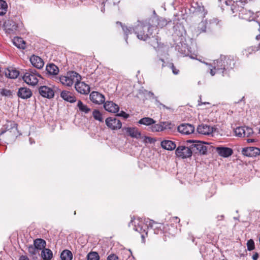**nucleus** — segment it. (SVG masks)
Segmentation results:
<instances>
[{"label": "nucleus", "instance_id": "obj_1", "mask_svg": "<svg viewBox=\"0 0 260 260\" xmlns=\"http://www.w3.org/2000/svg\"><path fill=\"white\" fill-rule=\"evenodd\" d=\"M150 27L149 22L148 24H145L143 22H138V24L134 27L133 30L139 39L146 41L150 38L154 32L152 28H151Z\"/></svg>", "mask_w": 260, "mask_h": 260}, {"label": "nucleus", "instance_id": "obj_2", "mask_svg": "<svg viewBox=\"0 0 260 260\" xmlns=\"http://www.w3.org/2000/svg\"><path fill=\"white\" fill-rule=\"evenodd\" d=\"M81 76L77 72L70 71L67 73L66 75L61 76L59 78L60 83L66 86H72L74 82L80 81Z\"/></svg>", "mask_w": 260, "mask_h": 260}, {"label": "nucleus", "instance_id": "obj_3", "mask_svg": "<svg viewBox=\"0 0 260 260\" xmlns=\"http://www.w3.org/2000/svg\"><path fill=\"white\" fill-rule=\"evenodd\" d=\"M231 60L226 56H221L220 59H217L214 61L213 69L210 70V74L212 76L215 74L216 72H219L222 70H225V68H228L229 64H231Z\"/></svg>", "mask_w": 260, "mask_h": 260}, {"label": "nucleus", "instance_id": "obj_4", "mask_svg": "<svg viewBox=\"0 0 260 260\" xmlns=\"http://www.w3.org/2000/svg\"><path fill=\"white\" fill-rule=\"evenodd\" d=\"M41 78L36 71L29 70L23 76V81L28 85L31 86L36 85L39 82V78Z\"/></svg>", "mask_w": 260, "mask_h": 260}, {"label": "nucleus", "instance_id": "obj_5", "mask_svg": "<svg viewBox=\"0 0 260 260\" xmlns=\"http://www.w3.org/2000/svg\"><path fill=\"white\" fill-rule=\"evenodd\" d=\"M151 27L153 31L157 33L158 28H162L168 24L167 20L164 18L153 17L149 20V21Z\"/></svg>", "mask_w": 260, "mask_h": 260}, {"label": "nucleus", "instance_id": "obj_6", "mask_svg": "<svg viewBox=\"0 0 260 260\" xmlns=\"http://www.w3.org/2000/svg\"><path fill=\"white\" fill-rule=\"evenodd\" d=\"M175 153L179 157L186 158L190 157L192 155V152L190 146L188 147L181 145L177 148Z\"/></svg>", "mask_w": 260, "mask_h": 260}, {"label": "nucleus", "instance_id": "obj_7", "mask_svg": "<svg viewBox=\"0 0 260 260\" xmlns=\"http://www.w3.org/2000/svg\"><path fill=\"white\" fill-rule=\"evenodd\" d=\"M188 142H191L190 140ZM190 147L192 153L204 154L207 151L206 146L201 141H192Z\"/></svg>", "mask_w": 260, "mask_h": 260}, {"label": "nucleus", "instance_id": "obj_8", "mask_svg": "<svg viewBox=\"0 0 260 260\" xmlns=\"http://www.w3.org/2000/svg\"><path fill=\"white\" fill-rule=\"evenodd\" d=\"M105 122L107 126L112 130L120 129L122 126L120 120L115 117H108Z\"/></svg>", "mask_w": 260, "mask_h": 260}, {"label": "nucleus", "instance_id": "obj_9", "mask_svg": "<svg viewBox=\"0 0 260 260\" xmlns=\"http://www.w3.org/2000/svg\"><path fill=\"white\" fill-rule=\"evenodd\" d=\"M122 131L124 132L127 136L137 139L141 138V132L138 130V128L135 127H124Z\"/></svg>", "mask_w": 260, "mask_h": 260}, {"label": "nucleus", "instance_id": "obj_10", "mask_svg": "<svg viewBox=\"0 0 260 260\" xmlns=\"http://www.w3.org/2000/svg\"><path fill=\"white\" fill-rule=\"evenodd\" d=\"M178 131L182 135H188L194 131L193 125L188 123H182L178 126Z\"/></svg>", "mask_w": 260, "mask_h": 260}, {"label": "nucleus", "instance_id": "obj_11", "mask_svg": "<svg viewBox=\"0 0 260 260\" xmlns=\"http://www.w3.org/2000/svg\"><path fill=\"white\" fill-rule=\"evenodd\" d=\"M39 92L41 96L49 99L53 98L54 95V92L52 88L47 86H40Z\"/></svg>", "mask_w": 260, "mask_h": 260}, {"label": "nucleus", "instance_id": "obj_12", "mask_svg": "<svg viewBox=\"0 0 260 260\" xmlns=\"http://www.w3.org/2000/svg\"><path fill=\"white\" fill-rule=\"evenodd\" d=\"M76 90L81 94H87L90 92L89 86L83 82L76 81L75 85Z\"/></svg>", "mask_w": 260, "mask_h": 260}, {"label": "nucleus", "instance_id": "obj_13", "mask_svg": "<svg viewBox=\"0 0 260 260\" xmlns=\"http://www.w3.org/2000/svg\"><path fill=\"white\" fill-rule=\"evenodd\" d=\"M242 153L246 156L254 157L260 154V149L254 147L244 148L242 149Z\"/></svg>", "mask_w": 260, "mask_h": 260}, {"label": "nucleus", "instance_id": "obj_14", "mask_svg": "<svg viewBox=\"0 0 260 260\" xmlns=\"http://www.w3.org/2000/svg\"><path fill=\"white\" fill-rule=\"evenodd\" d=\"M90 100L96 104H101L104 102L105 98L101 93L96 91H93L90 94Z\"/></svg>", "mask_w": 260, "mask_h": 260}, {"label": "nucleus", "instance_id": "obj_15", "mask_svg": "<svg viewBox=\"0 0 260 260\" xmlns=\"http://www.w3.org/2000/svg\"><path fill=\"white\" fill-rule=\"evenodd\" d=\"M198 132L204 135H210L213 132V128L208 125L202 124L197 127Z\"/></svg>", "mask_w": 260, "mask_h": 260}, {"label": "nucleus", "instance_id": "obj_16", "mask_svg": "<svg viewBox=\"0 0 260 260\" xmlns=\"http://www.w3.org/2000/svg\"><path fill=\"white\" fill-rule=\"evenodd\" d=\"M105 109L111 113H116L119 111L118 105L111 101H107L104 105Z\"/></svg>", "mask_w": 260, "mask_h": 260}, {"label": "nucleus", "instance_id": "obj_17", "mask_svg": "<svg viewBox=\"0 0 260 260\" xmlns=\"http://www.w3.org/2000/svg\"><path fill=\"white\" fill-rule=\"evenodd\" d=\"M17 95L22 99H27L31 96L32 92L28 88L21 87L18 90Z\"/></svg>", "mask_w": 260, "mask_h": 260}, {"label": "nucleus", "instance_id": "obj_18", "mask_svg": "<svg viewBox=\"0 0 260 260\" xmlns=\"http://www.w3.org/2000/svg\"><path fill=\"white\" fill-rule=\"evenodd\" d=\"M30 61L32 65L37 69H42L44 66V63L43 59L38 56H31L30 58Z\"/></svg>", "mask_w": 260, "mask_h": 260}, {"label": "nucleus", "instance_id": "obj_19", "mask_svg": "<svg viewBox=\"0 0 260 260\" xmlns=\"http://www.w3.org/2000/svg\"><path fill=\"white\" fill-rule=\"evenodd\" d=\"M5 29L8 33H11L17 29L18 26L16 23L12 20H8L4 24Z\"/></svg>", "mask_w": 260, "mask_h": 260}, {"label": "nucleus", "instance_id": "obj_20", "mask_svg": "<svg viewBox=\"0 0 260 260\" xmlns=\"http://www.w3.org/2000/svg\"><path fill=\"white\" fill-rule=\"evenodd\" d=\"M4 73L7 77L11 79H15L17 78L19 75L18 71L12 68L5 69Z\"/></svg>", "mask_w": 260, "mask_h": 260}, {"label": "nucleus", "instance_id": "obj_21", "mask_svg": "<svg viewBox=\"0 0 260 260\" xmlns=\"http://www.w3.org/2000/svg\"><path fill=\"white\" fill-rule=\"evenodd\" d=\"M216 150L220 156L224 157H229L233 153L232 149L228 147H217Z\"/></svg>", "mask_w": 260, "mask_h": 260}, {"label": "nucleus", "instance_id": "obj_22", "mask_svg": "<svg viewBox=\"0 0 260 260\" xmlns=\"http://www.w3.org/2000/svg\"><path fill=\"white\" fill-rule=\"evenodd\" d=\"M60 96L65 101L70 103L76 101V98L70 91L64 90L61 92Z\"/></svg>", "mask_w": 260, "mask_h": 260}, {"label": "nucleus", "instance_id": "obj_23", "mask_svg": "<svg viewBox=\"0 0 260 260\" xmlns=\"http://www.w3.org/2000/svg\"><path fill=\"white\" fill-rule=\"evenodd\" d=\"M161 146L165 149L173 150L176 148V145L172 141L165 140L161 142Z\"/></svg>", "mask_w": 260, "mask_h": 260}, {"label": "nucleus", "instance_id": "obj_24", "mask_svg": "<svg viewBox=\"0 0 260 260\" xmlns=\"http://www.w3.org/2000/svg\"><path fill=\"white\" fill-rule=\"evenodd\" d=\"M164 125H165L164 127L161 124H155L153 125L151 127L152 132H161L164 131V129H166L167 128L171 129V123L170 122H164Z\"/></svg>", "mask_w": 260, "mask_h": 260}, {"label": "nucleus", "instance_id": "obj_25", "mask_svg": "<svg viewBox=\"0 0 260 260\" xmlns=\"http://www.w3.org/2000/svg\"><path fill=\"white\" fill-rule=\"evenodd\" d=\"M13 44L19 49H24L25 48V42L20 37H15L13 39Z\"/></svg>", "mask_w": 260, "mask_h": 260}, {"label": "nucleus", "instance_id": "obj_26", "mask_svg": "<svg viewBox=\"0 0 260 260\" xmlns=\"http://www.w3.org/2000/svg\"><path fill=\"white\" fill-rule=\"evenodd\" d=\"M46 70L50 75H57L59 72L58 68L54 64H50L46 66Z\"/></svg>", "mask_w": 260, "mask_h": 260}, {"label": "nucleus", "instance_id": "obj_27", "mask_svg": "<svg viewBox=\"0 0 260 260\" xmlns=\"http://www.w3.org/2000/svg\"><path fill=\"white\" fill-rule=\"evenodd\" d=\"M258 49L259 47L250 46L243 51V54L248 57L250 54L255 53Z\"/></svg>", "mask_w": 260, "mask_h": 260}, {"label": "nucleus", "instance_id": "obj_28", "mask_svg": "<svg viewBox=\"0 0 260 260\" xmlns=\"http://www.w3.org/2000/svg\"><path fill=\"white\" fill-rule=\"evenodd\" d=\"M41 256L43 260L51 259L53 256L52 251L48 248H44L41 252Z\"/></svg>", "mask_w": 260, "mask_h": 260}, {"label": "nucleus", "instance_id": "obj_29", "mask_svg": "<svg viewBox=\"0 0 260 260\" xmlns=\"http://www.w3.org/2000/svg\"><path fill=\"white\" fill-rule=\"evenodd\" d=\"M116 24L120 25L122 27L124 34L126 36V37L125 38V41L127 43V36L129 34H132L133 31H134V28L127 27L126 26L122 25V23L119 21H117L116 22Z\"/></svg>", "mask_w": 260, "mask_h": 260}, {"label": "nucleus", "instance_id": "obj_30", "mask_svg": "<svg viewBox=\"0 0 260 260\" xmlns=\"http://www.w3.org/2000/svg\"><path fill=\"white\" fill-rule=\"evenodd\" d=\"M34 246L37 250L44 249L46 246V241L42 239H37L34 240Z\"/></svg>", "mask_w": 260, "mask_h": 260}, {"label": "nucleus", "instance_id": "obj_31", "mask_svg": "<svg viewBox=\"0 0 260 260\" xmlns=\"http://www.w3.org/2000/svg\"><path fill=\"white\" fill-rule=\"evenodd\" d=\"M17 124L13 121H8L6 124L4 125L6 130L2 128L0 131V134L3 135L6 131H8L11 128L17 127Z\"/></svg>", "mask_w": 260, "mask_h": 260}, {"label": "nucleus", "instance_id": "obj_32", "mask_svg": "<svg viewBox=\"0 0 260 260\" xmlns=\"http://www.w3.org/2000/svg\"><path fill=\"white\" fill-rule=\"evenodd\" d=\"M155 121L152 118L150 117H144L141 119L139 121L138 123L140 124H143L145 125L149 126L152 124L155 123Z\"/></svg>", "mask_w": 260, "mask_h": 260}, {"label": "nucleus", "instance_id": "obj_33", "mask_svg": "<svg viewBox=\"0 0 260 260\" xmlns=\"http://www.w3.org/2000/svg\"><path fill=\"white\" fill-rule=\"evenodd\" d=\"M207 25V21H202L198 25V26L196 30L197 35L206 31Z\"/></svg>", "mask_w": 260, "mask_h": 260}, {"label": "nucleus", "instance_id": "obj_34", "mask_svg": "<svg viewBox=\"0 0 260 260\" xmlns=\"http://www.w3.org/2000/svg\"><path fill=\"white\" fill-rule=\"evenodd\" d=\"M72 252L68 250H63L60 255L61 260H72Z\"/></svg>", "mask_w": 260, "mask_h": 260}, {"label": "nucleus", "instance_id": "obj_35", "mask_svg": "<svg viewBox=\"0 0 260 260\" xmlns=\"http://www.w3.org/2000/svg\"><path fill=\"white\" fill-rule=\"evenodd\" d=\"M134 230L135 231H137L141 234V237L143 239H144L145 238V235L147 234L145 230L143 229V228L140 225H139V223H138L137 225H136V224L135 225Z\"/></svg>", "mask_w": 260, "mask_h": 260}, {"label": "nucleus", "instance_id": "obj_36", "mask_svg": "<svg viewBox=\"0 0 260 260\" xmlns=\"http://www.w3.org/2000/svg\"><path fill=\"white\" fill-rule=\"evenodd\" d=\"M77 106L81 111L85 113H88L90 111V109L86 105L83 104L81 101H78Z\"/></svg>", "mask_w": 260, "mask_h": 260}, {"label": "nucleus", "instance_id": "obj_37", "mask_svg": "<svg viewBox=\"0 0 260 260\" xmlns=\"http://www.w3.org/2000/svg\"><path fill=\"white\" fill-rule=\"evenodd\" d=\"M153 39L151 40L150 42V43L152 46H153L154 48H157L161 46V43L160 42V39L158 37V36H156L155 37H153Z\"/></svg>", "mask_w": 260, "mask_h": 260}, {"label": "nucleus", "instance_id": "obj_38", "mask_svg": "<svg viewBox=\"0 0 260 260\" xmlns=\"http://www.w3.org/2000/svg\"><path fill=\"white\" fill-rule=\"evenodd\" d=\"M7 10V4L3 0H0V15L6 14Z\"/></svg>", "mask_w": 260, "mask_h": 260}, {"label": "nucleus", "instance_id": "obj_39", "mask_svg": "<svg viewBox=\"0 0 260 260\" xmlns=\"http://www.w3.org/2000/svg\"><path fill=\"white\" fill-rule=\"evenodd\" d=\"M243 137H248L253 133V129L251 128L246 126H243Z\"/></svg>", "mask_w": 260, "mask_h": 260}, {"label": "nucleus", "instance_id": "obj_40", "mask_svg": "<svg viewBox=\"0 0 260 260\" xmlns=\"http://www.w3.org/2000/svg\"><path fill=\"white\" fill-rule=\"evenodd\" d=\"M92 115L95 120H99L100 121H103L102 114L99 110H94L92 112Z\"/></svg>", "mask_w": 260, "mask_h": 260}, {"label": "nucleus", "instance_id": "obj_41", "mask_svg": "<svg viewBox=\"0 0 260 260\" xmlns=\"http://www.w3.org/2000/svg\"><path fill=\"white\" fill-rule=\"evenodd\" d=\"M99 255L96 252H91L87 255L88 260H99Z\"/></svg>", "mask_w": 260, "mask_h": 260}, {"label": "nucleus", "instance_id": "obj_42", "mask_svg": "<svg viewBox=\"0 0 260 260\" xmlns=\"http://www.w3.org/2000/svg\"><path fill=\"white\" fill-rule=\"evenodd\" d=\"M243 126H240L237 127L235 129V134L236 136L239 137H243Z\"/></svg>", "mask_w": 260, "mask_h": 260}, {"label": "nucleus", "instance_id": "obj_43", "mask_svg": "<svg viewBox=\"0 0 260 260\" xmlns=\"http://www.w3.org/2000/svg\"><path fill=\"white\" fill-rule=\"evenodd\" d=\"M1 94L3 96L10 97L12 95V92L10 90L2 89H1Z\"/></svg>", "mask_w": 260, "mask_h": 260}, {"label": "nucleus", "instance_id": "obj_44", "mask_svg": "<svg viewBox=\"0 0 260 260\" xmlns=\"http://www.w3.org/2000/svg\"><path fill=\"white\" fill-rule=\"evenodd\" d=\"M247 249L249 251L252 250L254 249V243L252 239H250L247 243Z\"/></svg>", "mask_w": 260, "mask_h": 260}, {"label": "nucleus", "instance_id": "obj_45", "mask_svg": "<svg viewBox=\"0 0 260 260\" xmlns=\"http://www.w3.org/2000/svg\"><path fill=\"white\" fill-rule=\"evenodd\" d=\"M37 248L34 245H30L28 247V251L31 255H35L37 253Z\"/></svg>", "mask_w": 260, "mask_h": 260}, {"label": "nucleus", "instance_id": "obj_46", "mask_svg": "<svg viewBox=\"0 0 260 260\" xmlns=\"http://www.w3.org/2000/svg\"><path fill=\"white\" fill-rule=\"evenodd\" d=\"M118 257L115 254H110L107 257V260H118Z\"/></svg>", "mask_w": 260, "mask_h": 260}, {"label": "nucleus", "instance_id": "obj_47", "mask_svg": "<svg viewBox=\"0 0 260 260\" xmlns=\"http://www.w3.org/2000/svg\"><path fill=\"white\" fill-rule=\"evenodd\" d=\"M118 115L123 117L124 118H127L129 117V115L123 111H121L120 113L118 114Z\"/></svg>", "mask_w": 260, "mask_h": 260}, {"label": "nucleus", "instance_id": "obj_48", "mask_svg": "<svg viewBox=\"0 0 260 260\" xmlns=\"http://www.w3.org/2000/svg\"><path fill=\"white\" fill-rule=\"evenodd\" d=\"M171 69L174 74L177 75L179 73V70L177 69L173 64L172 65Z\"/></svg>", "mask_w": 260, "mask_h": 260}, {"label": "nucleus", "instance_id": "obj_49", "mask_svg": "<svg viewBox=\"0 0 260 260\" xmlns=\"http://www.w3.org/2000/svg\"><path fill=\"white\" fill-rule=\"evenodd\" d=\"M258 257V255L257 253H255L252 256V259L253 260H257Z\"/></svg>", "mask_w": 260, "mask_h": 260}, {"label": "nucleus", "instance_id": "obj_50", "mask_svg": "<svg viewBox=\"0 0 260 260\" xmlns=\"http://www.w3.org/2000/svg\"><path fill=\"white\" fill-rule=\"evenodd\" d=\"M19 260H29V259L27 256L22 255V256H20Z\"/></svg>", "mask_w": 260, "mask_h": 260}, {"label": "nucleus", "instance_id": "obj_51", "mask_svg": "<svg viewBox=\"0 0 260 260\" xmlns=\"http://www.w3.org/2000/svg\"><path fill=\"white\" fill-rule=\"evenodd\" d=\"M154 223H155V222L153 220H150L149 221V223L148 224V226H149L150 228H152L153 227V224Z\"/></svg>", "mask_w": 260, "mask_h": 260}, {"label": "nucleus", "instance_id": "obj_52", "mask_svg": "<svg viewBox=\"0 0 260 260\" xmlns=\"http://www.w3.org/2000/svg\"><path fill=\"white\" fill-rule=\"evenodd\" d=\"M173 219H174V221L176 222H179L180 219L177 217H173Z\"/></svg>", "mask_w": 260, "mask_h": 260}, {"label": "nucleus", "instance_id": "obj_53", "mask_svg": "<svg viewBox=\"0 0 260 260\" xmlns=\"http://www.w3.org/2000/svg\"><path fill=\"white\" fill-rule=\"evenodd\" d=\"M254 141V139H248L247 140V142L248 143L253 142Z\"/></svg>", "mask_w": 260, "mask_h": 260}, {"label": "nucleus", "instance_id": "obj_54", "mask_svg": "<svg viewBox=\"0 0 260 260\" xmlns=\"http://www.w3.org/2000/svg\"><path fill=\"white\" fill-rule=\"evenodd\" d=\"M145 140H148L149 142H151L152 139L150 137H145Z\"/></svg>", "mask_w": 260, "mask_h": 260}, {"label": "nucleus", "instance_id": "obj_55", "mask_svg": "<svg viewBox=\"0 0 260 260\" xmlns=\"http://www.w3.org/2000/svg\"><path fill=\"white\" fill-rule=\"evenodd\" d=\"M219 220L222 219L223 218V215H221L220 217H219Z\"/></svg>", "mask_w": 260, "mask_h": 260}, {"label": "nucleus", "instance_id": "obj_56", "mask_svg": "<svg viewBox=\"0 0 260 260\" xmlns=\"http://www.w3.org/2000/svg\"><path fill=\"white\" fill-rule=\"evenodd\" d=\"M259 38H260V35H258V36H257L256 37V39L257 40L259 39Z\"/></svg>", "mask_w": 260, "mask_h": 260}, {"label": "nucleus", "instance_id": "obj_57", "mask_svg": "<svg viewBox=\"0 0 260 260\" xmlns=\"http://www.w3.org/2000/svg\"><path fill=\"white\" fill-rule=\"evenodd\" d=\"M133 222H134V223H135V224H136V221H134V220H131V223H133Z\"/></svg>", "mask_w": 260, "mask_h": 260}, {"label": "nucleus", "instance_id": "obj_58", "mask_svg": "<svg viewBox=\"0 0 260 260\" xmlns=\"http://www.w3.org/2000/svg\"><path fill=\"white\" fill-rule=\"evenodd\" d=\"M160 60L163 63H164V60L163 59H160Z\"/></svg>", "mask_w": 260, "mask_h": 260}]
</instances>
